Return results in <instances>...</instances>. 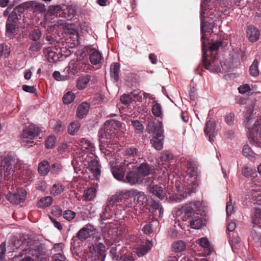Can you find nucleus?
Here are the masks:
<instances>
[{"label":"nucleus","instance_id":"2eb2a0df","mask_svg":"<svg viewBox=\"0 0 261 261\" xmlns=\"http://www.w3.org/2000/svg\"><path fill=\"white\" fill-rule=\"evenodd\" d=\"M115 231L116 229L113 223H106L104 226H101V232L108 245L113 244L114 237L113 234Z\"/></svg>","mask_w":261,"mask_h":261},{"label":"nucleus","instance_id":"338daca9","mask_svg":"<svg viewBox=\"0 0 261 261\" xmlns=\"http://www.w3.org/2000/svg\"><path fill=\"white\" fill-rule=\"evenodd\" d=\"M53 261H68V260L64 254L57 253L53 255Z\"/></svg>","mask_w":261,"mask_h":261},{"label":"nucleus","instance_id":"37998d69","mask_svg":"<svg viewBox=\"0 0 261 261\" xmlns=\"http://www.w3.org/2000/svg\"><path fill=\"white\" fill-rule=\"evenodd\" d=\"M251 237L256 246H261V228H259L258 231H252Z\"/></svg>","mask_w":261,"mask_h":261},{"label":"nucleus","instance_id":"8fccbe9b","mask_svg":"<svg viewBox=\"0 0 261 261\" xmlns=\"http://www.w3.org/2000/svg\"><path fill=\"white\" fill-rule=\"evenodd\" d=\"M75 95L72 91L67 92L63 97L62 100L64 104H70L74 99Z\"/></svg>","mask_w":261,"mask_h":261},{"label":"nucleus","instance_id":"603ef678","mask_svg":"<svg viewBox=\"0 0 261 261\" xmlns=\"http://www.w3.org/2000/svg\"><path fill=\"white\" fill-rule=\"evenodd\" d=\"M80 126V123L78 121L71 122L68 127V132L71 135H74L79 130Z\"/></svg>","mask_w":261,"mask_h":261},{"label":"nucleus","instance_id":"9d476101","mask_svg":"<svg viewBox=\"0 0 261 261\" xmlns=\"http://www.w3.org/2000/svg\"><path fill=\"white\" fill-rule=\"evenodd\" d=\"M39 128L38 126L34 124H30L23 130L20 136L22 145H26L28 143H32V140L39 136Z\"/></svg>","mask_w":261,"mask_h":261},{"label":"nucleus","instance_id":"13d9d810","mask_svg":"<svg viewBox=\"0 0 261 261\" xmlns=\"http://www.w3.org/2000/svg\"><path fill=\"white\" fill-rule=\"evenodd\" d=\"M133 101H142L143 99L142 91L139 90H134L130 92Z\"/></svg>","mask_w":261,"mask_h":261},{"label":"nucleus","instance_id":"a18cd8bd","mask_svg":"<svg viewBox=\"0 0 261 261\" xmlns=\"http://www.w3.org/2000/svg\"><path fill=\"white\" fill-rule=\"evenodd\" d=\"M16 23L7 21L6 34L9 37H11L16 33Z\"/></svg>","mask_w":261,"mask_h":261},{"label":"nucleus","instance_id":"864d4df0","mask_svg":"<svg viewBox=\"0 0 261 261\" xmlns=\"http://www.w3.org/2000/svg\"><path fill=\"white\" fill-rule=\"evenodd\" d=\"M151 111L153 115L155 117H161L162 115V107L161 105L156 102L153 106L151 109Z\"/></svg>","mask_w":261,"mask_h":261},{"label":"nucleus","instance_id":"f704fd0d","mask_svg":"<svg viewBox=\"0 0 261 261\" xmlns=\"http://www.w3.org/2000/svg\"><path fill=\"white\" fill-rule=\"evenodd\" d=\"M125 250L124 247L122 250V254L120 257V261H135L137 257L136 253L134 251L124 252Z\"/></svg>","mask_w":261,"mask_h":261},{"label":"nucleus","instance_id":"393cba45","mask_svg":"<svg viewBox=\"0 0 261 261\" xmlns=\"http://www.w3.org/2000/svg\"><path fill=\"white\" fill-rule=\"evenodd\" d=\"M260 33L259 30L252 25L247 27V36L251 42H255L259 39Z\"/></svg>","mask_w":261,"mask_h":261},{"label":"nucleus","instance_id":"de8ad7c7","mask_svg":"<svg viewBox=\"0 0 261 261\" xmlns=\"http://www.w3.org/2000/svg\"><path fill=\"white\" fill-rule=\"evenodd\" d=\"M96 190L93 188H90L85 190L84 197L87 200H92L96 196Z\"/></svg>","mask_w":261,"mask_h":261},{"label":"nucleus","instance_id":"bf43d9fd","mask_svg":"<svg viewBox=\"0 0 261 261\" xmlns=\"http://www.w3.org/2000/svg\"><path fill=\"white\" fill-rule=\"evenodd\" d=\"M76 216V213L71 210H66L63 213V218L68 221L73 220Z\"/></svg>","mask_w":261,"mask_h":261},{"label":"nucleus","instance_id":"aec40b11","mask_svg":"<svg viewBox=\"0 0 261 261\" xmlns=\"http://www.w3.org/2000/svg\"><path fill=\"white\" fill-rule=\"evenodd\" d=\"M75 242L71 244V250L73 257L76 260L81 261L88 259V252L86 253L85 249L81 247H76L75 246Z\"/></svg>","mask_w":261,"mask_h":261},{"label":"nucleus","instance_id":"58836bf2","mask_svg":"<svg viewBox=\"0 0 261 261\" xmlns=\"http://www.w3.org/2000/svg\"><path fill=\"white\" fill-rule=\"evenodd\" d=\"M120 70V65L118 63H114L111 65L110 72L111 75L113 78L115 82L119 80V73Z\"/></svg>","mask_w":261,"mask_h":261},{"label":"nucleus","instance_id":"c756f323","mask_svg":"<svg viewBox=\"0 0 261 261\" xmlns=\"http://www.w3.org/2000/svg\"><path fill=\"white\" fill-rule=\"evenodd\" d=\"M160 136H154L150 140V143L152 146L158 150H161L163 148L164 135Z\"/></svg>","mask_w":261,"mask_h":261},{"label":"nucleus","instance_id":"0e129e2a","mask_svg":"<svg viewBox=\"0 0 261 261\" xmlns=\"http://www.w3.org/2000/svg\"><path fill=\"white\" fill-rule=\"evenodd\" d=\"M50 169L53 174H58L62 171V166L59 163H55Z\"/></svg>","mask_w":261,"mask_h":261},{"label":"nucleus","instance_id":"72a5a7b5","mask_svg":"<svg viewBox=\"0 0 261 261\" xmlns=\"http://www.w3.org/2000/svg\"><path fill=\"white\" fill-rule=\"evenodd\" d=\"M53 202V198L50 196H47L41 198L37 202V206L39 208H45L49 207Z\"/></svg>","mask_w":261,"mask_h":261},{"label":"nucleus","instance_id":"69168bd1","mask_svg":"<svg viewBox=\"0 0 261 261\" xmlns=\"http://www.w3.org/2000/svg\"><path fill=\"white\" fill-rule=\"evenodd\" d=\"M41 43L39 41H33L29 47V50L33 51H38L41 48Z\"/></svg>","mask_w":261,"mask_h":261},{"label":"nucleus","instance_id":"bb28decb","mask_svg":"<svg viewBox=\"0 0 261 261\" xmlns=\"http://www.w3.org/2000/svg\"><path fill=\"white\" fill-rule=\"evenodd\" d=\"M186 166L187 168L186 173L190 177L196 176L197 173L198 165L196 161L189 159L186 161Z\"/></svg>","mask_w":261,"mask_h":261},{"label":"nucleus","instance_id":"9b49d317","mask_svg":"<svg viewBox=\"0 0 261 261\" xmlns=\"http://www.w3.org/2000/svg\"><path fill=\"white\" fill-rule=\"evenodd\" d=\"M110 201L113 203L112 211L114 212V217L116 219H120L121 216H124L126 213H128L132 207V206H127L126 203L123 204L118 203V196L117 195L112 196L110 199Z\"/></svg>","mask_w":261,"mask_h":261},{"label":"nucleus","instance_id":"6e6552de","mask_svg":"<svg viewBox=\"0 0 261 261\" xmlns=\"http://www.w3.org/2000/svg\"><path fill=\"white\" fill-rule=\"evenodd\" d=\"M248 137L251 144L261 148V117L256 120L250 132H248Z\"/></svg>","mask_w":261,"mask_h":261},{"label":"nucleus","instance_id":"f8f14e48","mask_svg":"<svg viewBox=\"0 0 261 261\" xmlns=\"http://www.w3.org/2000/svg\"><path fill=\"white\" fill-rule=\"evenodd\" d=\"M86 66V63L80 58L76 60H71L64 71L68 73V77H70L76 74L80 71H85Z\"/></svg>","mask_w":261,"mask_h":261},{"label":"nucleus","instance_id":"6ab92c4d","mask_svg":"<svg viewBox=\"0 0 261 261\" xmlns=\"http://www.w3.org/2000/svg\"><path fill=\"white\" fill-rule=\"evenodd\" d=\"M146 129L149 134H153L154 136L162 137V135H164L163 125L162 123L160 121L155 122L150 121L148 122Z\"/></svg>","mask_w":261,"mask_h":261},{"label":"nucleus","instance_id":"4d7b16f0","mask_svg":"<svg viewBox=\"0 0 261 261\" xmlns=\"http://www.w3.org/2000/svg\"><path fill=\"white\" fill-rule=\"evenodd\" d=\"M41 35V32L39 29H35L30 32L29 38L33 41H38Z\"/></svg>","mask_w":261,"mask_h":261},{"label":"nucleus","instance_id":"5701e85b","mask_svg":"<svg viewBox=\"0 0 261 261\" xmlns=\"http://www.w3.org/2000/svg\"><path fill=\"white\" fill-rule=\"evenodd\" d=\"M153 246L151 241L146 240L145 242H143L142 244L137 246L133 251L134 253H136V256L140 257L146 254L149 250L151 249Z\"/></svg>","mask_w":261,"mask_h":261},{"label":"nucleus","instance_id":"a878e982","mask_svg":"<svg viewBox=\"0 0 261 261\" xmlns=\"http://www.w3.org/2000/svg\"><path fill=\"white\" fill-rule=\"evenodd\" d=\"M80 145L84 151L94 154L95 149V146L89 140L86 138H82L80 140Z\"/></svg>","mask_w":261,"mask_h":261},{"label":"nucleus","instance_id":"473e14b6","mask_svg":"<svg viewBox=\"0 0 261 261\" xmlns=\"http://www.w3.org/2000/svg\"><path fill=\"white\" fill-rule=\"evenodd\" d=\"M90 80L91 76L87 74L80 76L77 80V88L79 89H85Z\"/></svg>","mask_w":261,"mask_h":261},{"label":"nucleus","instance_id":"09e8293b","mask_svg":"<svg viewBox=\"0 0 261 261\" xmlns=\"http://www.w3.org/2000/svg\"><path fill=\"white\" fill-rule=\"evenodd\" d=\"M258 61L255 59L249 68V72L251 75L253 76H256L259 74V70L258 69Z\"/></svg>","mask_w":261,"mask_h":261},{"label":"nucleus","instance_id":"79ce46f5","mask_svg":"<svg viewBox=\"0 0 261 261\" xmlns=\"http://www.w3.org/2000/svg\"><path fill=\"white\" fill-rule=\"evenodd\" d=\"M186 248V244L181 240L177 241L172 244V249L175 252L179 253L184 251Z\"/></svg>","mask_w":261,"mask_h":261},{"label":"nucleus","instance_id":"1a4fd4ad","mask_svg":"<svg viewBox=\"0 0 261 261\" xmlns=\"http://www.w3.org/2000/svg\"><path fill=\"white\" fill-rule=\"evenodd\" d=\"M88 259L94 261H104L106 257L105 246L102 243H95L89 248Z\"/></svg>","mask_w":261,"mask_h":261},{"label":"nucleus","instance_id":"ddd939ff","mask_svg":"<svg viewBox=\"0 0 261 261\" xmlns=\"http://www.w3.org/2000/svg\"><path fill=\"white\" fill-rule=\"evenodd\" d=\"M96 229L93 225L91 224H87L80 229L75 237H73L71 241V244L74 243V241L79 240L84 241L91 237L96 232Z\"/></svg>","mask_w":261,"mask_h":261},{"label":"nucleus","instance_id":"4c0bfd02","mask_svg":"<svg viewBox=\"0 0 261 261\" xmlns=\"http://www.w3.org/2000/svg\"><path fill=\"white\" fill-rule=\"evenodd\" d=\"M89 59L92 64L96 65L100 63L102 59V56L99 51L95 50L90 54Z\"/></svg>","mask_w":261,"mask_h":261},{"label":"nucleus","instance_id":"20e7f679","mask_svg":"<svg viewBox=\"0 0 261 261\" xmlns=\"http://www.w3.org/2000/svg\"><path fill=\"white\" fill-rule=\"evenodd\" d=\"M21 161L13 153L9 152L4 156L1 161V168L3 167L5 179L10 180L13 175L19 173L18 170L21 169Z\"/></svg>","mask_w":261,"mask_h":261},{"label":"nucleus","instance_id":"c03bdc74","mask_svg":"<svg viewBox=\"0 0 261 261\" xmlns=\"http://www.w3.org/2000/svg\"><path fill=\"white\" fill-rule=\"evenodd\" d=\"M242 153L243 155L251 160L255 159L256 156V154L252 150L248 145H245L243 146Z\"/></svg>","mask_w":261,"mask_h":261},{"label":"nucleus","instance_id":"b1692460","mask_svg":"<svg viewBox=\"0 0 261 261\" xmlns=\"http://www.w3.org/2000/svg\"><path fill=\"white\" fill-rule=\"evenodd\" d=\"M204 133L208 137L209 141L212 143L214 141V138L217 135L215 124L214 122L211 120L206 122Z\"/></svg>","mask_w":261,"mask_h":261},{"label":"nucleus","instance_id":"49530a36","mask_svg":"<svg viewBox=\"0 0 261 261\" xmlns=\"http://www.w3.org/2000/svg\"><path fill=\"white\" fill-rule=\"evenodd\" d=\"M17 9H14L11 13H10L7 21L15 23L17 24V20L20 19L21 16L17 13Z\"/></svg>","mask_w":261,"mask_h":261},{"label":"nucleus","instance_id":"ea45409f","mask_svg":"<svg viewBox=\"0 0 261 261\" xmlns=\"http://www.w3.org/2000/svg\"><path fill=\"white\" fill-rule=\"evenodd\" d=\"M20 177L24 180L31 181L33 179L34 173L29 167H27L21 171Z\"/></svg>","mask_w":261,"mask_h":261},{"label":"nucleus","instance_id":"0eeeda50","mask_svg":"<svg viewBox=\"0 0 261 261\" xmlns=\"http://www.w3.org/2000/svg\"><path fill=\"white\" fill-rule=\"evenodd\" d=\"M120 152L123 162L126 164L127 168L135 169L136 167V160L140 157L139 150L136 147L130 146L122 149Z\"/></svg>","mask_w":261,"mask_h":261},{"label":"nucleus","instance_id":"412c9836","mask_svg":"<svg viewBox=\"0 0 261 261\" xmlns=\"http://www.w3.org/2000/svg\"><path fill=\"white\" fill-rule=\"evenodd\" d=\"M112 202L110 201V200L107 203L104 209L100 215V223L101 224H104V221L111 219L114 217V212L112 211L113 208Z\"/></svg>","mask_w":261,"mask_h":261},{"label":"nucleus","instance_id":"4468645a","mask_svg":"<svg viewBox=\"0 0 261 261\" xmlns=\"http://www.w3.org/2000/svg\"><path fill=\"white\" fill-rule=\"evenodd\" d=\"M202 204L200 201L191 202L184 205L178 210L179 213L184 214L187 218H192L194 214H198L201 210Z\"/></svg>","mask_w":261,"mask_h":261},{"label":"nucleus","instance_id":"a211bd4d","mask_svg":"<svg viewBox=\"0 0 261 261\" xmlns=\"http://www.w3.org/2000/svg\"><path fill=\"white\" fill-rule=\"evenodd\" d=\"M123 195L127 196L129 197H133L137 202L140 204H143L147 200L146 196L143 192L137 190L131 189L128 191H122L121 192Z\"/></svg>","mask_w":261,"mask_h":261},{"label":"nucleus","instance_id":"423d86ee","mask_svg":"<svg viewBox=\"0 0 261 261\" xmlns=\"http://www.w3.org/2000/svg\"><path fill=\"white\" fill-rule=\"evenodd\" d=\"M22 250L21 256L24 254H30L36 257L44 256L46 254L47 249L44 244L37 241H31L27 245L20 246Z\"/></svg>","mask_w":261,"mask_h":261},{"label":"nucleus","instance_id":"c85d7f7f","mask_svg":"<svg viewBox=\"0 0 261 261\" xmlns=\"http://www.w3.org/2000/svg\"><path fill=\"white\" fill-rule=\"evenodd\" d=\"M45 54L47 61L51 63H55L59 59V55L56 53L51 47H48L45 50Z\"/></svg>","mask_w":261,"mask_h":261},{"label":"nucleus","instance_id":"7ed1b4c3","mask_svg":"<svg viewBox=\"0 0 261 261\" xmlns=\"http://www.w3.org/2000/svg\"><path fill=\"white\" fill-rule=\"evenodd\" d=\"M118 125V121L114 120H109L105 122L104 126L98 132L99 138V146L111 150L110 145L115 144L113 139L115 137V132Z\"/></svg>","mask_w":261,"mask_h":261},{"label":"nucleus","instance_id":"052dcab7","mask_svg":"<svg viewBox=\"0 0 261 261\" xmlns=\"http://www.w3.org/2000/svg\"><path fill=\"white\" fill-rule=\"evenodd\" d=\"M56 137L55 136H49L45 141V147L47 148H52L55 146L56 142Z\"/></svg>","mask_w":261,"mask_h":261},{"label":"nucleus","instance_id":"cd10ccee","mask_svg":"<svg viewBox=\"0 0 261 261\" xmlns=\"http://www.w3.org/2000/svg\"><path fill=\"white\" fill-rule=\"evenodd\" d=\"M88 163V168L90 171L94 174L95 177H97L100 174V165L99 161L93 159L90 161H87Z\"/></svg>","mask_w":261,"mask_h":261},{"label":"nucleus","instance_id":"7c9ffc66","mask_svg":"<svg viewBox=\"0 0 261 261\" xmlns=\"http://www.w3.org/2000/svg\"><path fill=\"white\" fill-rule=\"evenodd\" d=\"M89 106L87 102H82L80 105L76 110V116L79 118H83L88 114Z\"/></svg>","mask_w":261,"mask_h":261},{"label":"nucleus","instance_id":"dca6fc26","mask_svg":"<svg viewBox=\"0 0 261 261\" xmlns=\"http://www.w3.org/2000/svg\"><path fill=\"white\" fill-rule=\"evenodd\" d=\"M26 195L25 190L23 188H20L13 193H9L6 195V199L11 203L18 204L24 201Z\"/></svg>","mask_w":261,"mask_h":261},{"label":"nucleus","instance_id":"2f4dec72","mask_svg":"<svg viewBox=\"0 0 261 261\" xmlns=\"http://www.w3.org/2000/svg\"><path fill=\"white\" fill-rule=\"evenodd\" d=\"M50 165L49 162L46 160L41 161L38 165V171L41 176H45L49 172Z\"/></svg>","mask_w":261,"mask_h":261},{"label":"nucleus","instance_id":"3c124183","mask_svg":"<svg viewBox=\"0 0 261 261\" xmlns=\"http://www.w3.org/2000/svg\"><path fill=\"white\" fill-rule=\"evenodd\" d=\"M255 170L247 165H244L242 170V174L246 177L252 176L255 173Z\"/></svg>","mask_w":261,"mask_h":261},{"label":"nucleus","instance_id":"774afa93","mask_svg":"<svg viewBox=\"0 0 261 261\" xmlns=\"http://www.w3.org/2000/svg\"><path fill=\"white\" fill-rule=\"evenodd\" d=\"M198 244L204 248H207L210 246V242L206 238H202L197 240Z\"/></svg>","mask_w":261,"mask_h":261},{"label":"nucleus","instance_id":"c9c22d12","mask_svg":"<svg viewBox=\"0 0 261 261\" xmlns=\"http://www.w3.org/2000/svg\"><path fill=\"white\" fill-rule=\"evenodd\" d=\"M64 189L65 187L63 185L60 183H56L50 188V193L52 196L56 197L61 194L64 192Z\"/></svg>","mask_w":261,"mask_h":261},{"label":"nucleus","instance_id":"39448f33","mask_svg":"<svg viewBox=\"0 0 261 261\" xmlns=\"http://www.w3.org/2000/svg\"><path fill=\"white\" fill-rule=\"evenodd\" d=\"M145 185L149 192L161 200H163L166 197L167 200L169 201L177 202L179 200V198L174 195L168 197L166 195L165 188L163 187L164 185L161 183L156 184L155 179L152 176L145 179Z\"/></svg>","mask_w":261,"mask_h":261},{"label":"nucleus","instance_id":"a19ab883","mask_svg":"<svg viewBox=\"0 0 261 261\" xmlns=\"http://www.w3.org/2000/svg\"><path fill=\"white\" fill-rule=\"evenodd\" d=\"M190 224L192 228L198 229L202 226L203 221L201 218L198 216H195L191 218Z\"/></svg>","mask_w":261,"mask_h":261},{"label":"nucleus","instance_id":"e433bc0d","mask_svg":"<svg viewBox=\"0 0 261 261\" xmlns=\"http://www.w3.org/2000/svg\"><path fill=\"white\" fill-rule=\"evenodd\" d=\"M150 170L149 166L147 163H143L138 167L137 172L140 175V177L144 178L149 174Z\"/></svg>","mask_w":261,"mask_h":261},{"label":"nucleus","instance_id":"f3484780","mask_svg":"<svg viewBox=\"0 0 261 261\" xmlns=\"http://www.w3.org/2000/svg\"><path fill=\"white\" fill-rule=\"evenodd\" d=\"M173 158V154L169 151L164 152L158 160L159 167L163 170V174L166 177L169 175L167 168L169 167L168 162Z\"/></svg>","mask_w":261,"mask_h":261},{"label":"nucleus","instance_id":"680f3d73","mask_svg":"<svg viewBox=\"0 0 261 261\" xmlns=\"http://www.w3.org/2000/svg\"><path fill=\"white\" fill-rule=\"evenodd\" d=\"M131 124L134 127L135 130L139 133H141L143 132L144 129V126L142 123H141L139 120H132Z\"/></svg>","mask_w":261,"mask_h":261},{"label":"nucleus","instance_id":"f257e3e1","mask_svg":"<svg viewBox=\"0 0 261 261\" xmlns=\"http://www.w3.org/2000/svg\"><path fill=\"white\" fill-rule=\"evenodd\" d=\"M221 0H202L201 4V32L202 45V59L205 68L212 72L221 71L220 61L212 57H207L204 45L205 33H212L215 22L220 16V12L216 8L217 2Z\"/></svg>","mask_w":261,"mask_h":261},{"label":"nucleus","instance_id":"5fc2aeb1","mask_svg":"<svg viewBox=\"0 0 261 261\" xmlns=\"http://www.w3.org/2000/svg\"><path fill=\"white\" fill-rule=\"evenodd\" d=\"M110 255L114 260L120 261V257L122 253L117 251V247L112 246L110 250Z\"/></svg>","mask_w":261,"mask_h":261},{"label":"nucleus","instance_id":"f03ea898","mask_svg":"<svg viewBox=\"0 0 261 261\" xmlns=\"http://www.w3.org/2000/svg\"><path fill=\"white\" fill-rule=\"evenodd\" d=\"M101 153L103 156L109 161L111 172L114 177L119 181L124 180L126 172L134 169L130 168H127L126 164H124V162H122L120 165L114 166V164L119 163V159L116 158L114 150L103 148L101 146Z\"/></svg>","mask_w":261,"mask_h":261},{"label":"nucleus","instance_id":"6e6d98bb","mask_svg":"<svg viewBox=\"0 0 261 261\" xmlns=\"http://www.w3.org/2000/svg\"><path fill=\"white\" fill-rule=\"evenodd\" d=\"M228 237L229 244L232 247L240 243V239L237 233L234 232L232 234L228 233Z\"/></svg>","mask_w":261,"mask_h":261},{"label":"nucleus","instance_id":"4be33fe9","mask_svg":"<svg viewBox=\"0 0 261 261\" xmlns=\"http://www.w3.org/2000/svg\"><path fill=\"white\" fill-rule=\"evenodd\" d=\"M132 170L127 171L128 173L125 177L123 181L129 183L131 185L141 184L144 178L140 177V175L137 172H134Z\"/></svg>","mask_w":261,"mask_h":261},{"label":"nucleus","instance_id":"e2e57ef3","mask_svg":"<svg viewBox=\"0 0 261 261\" xmlns=\"http://www.w3.org/2000/svg\"><path fill=\"white\" fill-rule=\"evenodd\" d=\"M120 100L124 105H129L132 101V97L130 93L129 94H124L120 97Z\"/></svg>","mask_w":261,"mask_h":261}]
</instances>
